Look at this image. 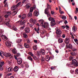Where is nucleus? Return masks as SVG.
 Masks as SVG:
<instances>
[{
  "instance_id": "5701e85b",
  "label": "nucleus",
  "mask_w": 78,
  "mask_h": 78,
  "mask_svg": "<svg viewBox=\"0 0 78 78\" xmlns=\"http://www.w3.org/2000/svg\"><path fill=\"white\" fill-rule=\"evenodd\" d=\"M59 12L60 14H64V12H63V11H62L61 9V7L60 6H59Z\"/></svg>"
},
{
  "instance_id": "6ab92c4d",
  "label": "nucleus",
  "mask_w": 78,
  "mask_h": 78,
  "mask_svg": "<svg viewBox=\"0 0 78 78\" xmlns=\"http://www.w3.org/2000/svg\"><path fill=\"white\" fill-rule=\"evenodd\" d=\"M13 70V68L12 67H9L8 68V71L9 72H10Z\"/></svg>"
},
{
  "instance_id": "e2e57ef3",
  "label": "nucleus",
  "mask_w": 78,
  "mask_h": 78,
  "mask_svg": "<svg viewBox=\"0 0 78 78\" xmlns=\"http://www.w3.org/2000/svg\"><path fill=\"white\" fill-rule=\"evenodd\" d=\"M39 27H38L37 29V33H38L39 34Z\"/></svg>"
},
{
  "instance_id": "c03bdc74",
  "label": "nucleus",
  "mask_w": 78,
  "mask_h": 78,
  "mask_svg": "<svg viewBox=\"0 0 78 78\" xmlns=\"http://www.w3.org/2000/svg\"><path fill=\"white\" fill-rule=\"evenodd\" d=\"M47 6L48 9H51V6H50V5L49 4H47Z\"/></svg>"
},
{
  "instance_id": "052dcab7",
  "label": "nucleus",
  "mask_w": 78,
  "mask_h": 78,
  "mask_svg": "<svg viewBox=\"0 0 78 78\" xmlns=\"http://www.w3.org/2000/svg\"><path fill=\"white\" fill-rule=\"evenodd\" d=\"M51 70H55V67L52 66V67H51Z\"/></svg>"
},
{
  "instance_id": "6e6552de",
  "label": "nucleus",
  "mask_w": 78,
  "mask_h": 78,
  "mask_svg": "<svg viewBox=\"0 0 78 78\" xmlns=\"http://www.w3.org/2000/svg\"><path fill=\"white\" fill-rule=\"evenodd\" d=\"M5 45L6 46H7V47H9V48L11 46V45L9 42L8 41H6L5 42Z\"/></svg>"
},
{
  "instance_id": "79ce46f5",
  "label": "nucleus",
  "mask_w": 78,
  "mask_h": 78,
  "mask_svg": "<svg viewBox=\"0 0 78 78\" xmlns=\"http://www.w3.org/2000/svg\"><path fill=\"white\" fill-rule=\"evenodd\" d=\"M3 40L5 41H8V39L7 38V37H6V36H5V38L3 39Z\"/></svg>"
},
{
  "instance_id": "8fccbe9b",
  "label": "nucleus",
  "mask_w": 78,
  "mask_h": 78,
  "mask_svg": "<svg viewBox=\"0 0 78 78\" xmlns=\"http://www.w3.org/2000/svg\"><path fill=\"white\" fill-rule=\"evenodd\" d=\"M26 22H27V20H24L21 23V25H23V24H24L25 23H26Z\"/></svg>"
},
{
  "instance_id": "7c9ffc66",
  "label": "nucleus",
  "mask_w": 78,
  "mask_h": 78,
  "mask_svg": "<svg viewBox=\"0 0 78 78\" xmlns=\"http://www.w3.org/2000/svg\"><path fill=\"white\" fill-rule=\"evenodd\" d=\"M24 46L25 48H28L29 47V45L27 44H24Z\"/></svg>"
},
{
  "instance_id": "6e6d98bb",
  "label": "nucleus",
  "mask_w": 78,
  "mask_h": 78,
  "mask_svg": "<svg viewBox=\"0 0 78 78\" xmlns=\"http://www.w3.org/2000/svg\"><path fill=\"white\" fill-rule=\"evenodd\" d=\"M24 28H25V27H22L20 28V30H23V29H24Z\"/></svg>"
},
{
  "instance_id": "09e8293b",
  "label": "nucleus",
  "mask_w": 78,
  "mask_h": 78,
  "mask_svg": "<svg viewBox=\"0 0 78 78\" xmlns=\"http://www.w3.org/2000/svg\"><path fill=\"white\" fill-rule=\"evenodd\" d=\"M20 4H21V2H20L16 6V7H17V6H19Z\"/></svg>"
},
{
  "instance_id": "4468645a",
  "label": "nucleus",
  "mask_w": 78,
  "mask_h": 78,
  "mask_svg": "<svg viewBox=\"0 0 78 78\" xmlns=\"http://www.w3.org/2000/svg\"><path fill=\"white\" fill-rule=\"evenodd\" d=\"M34 14L36 16H38V15H39V12L37 11H34Z\"/></svg>"
},
{
  "instance_id": "ea45409f",
  "label": "nucleus",
  "mask_w": 78,
  "mask_h": 78,
  "mask_svg": "<svg viewBox=\"0 0 78 78\" xmlns=\"http://www.w3.org/2000/svg\"><path fill=\"white\" fill-rule=\"evenodd\" d=\"M33 9H34L33 7L30 8V12L32 13V12L33 11Z\"/></svg>"
},
{
  "instance_id": "9d476101",
  "label": "nucleus",
  "mask_w": 78,
  "mask_h": 78,
  "mask_svg": "<svg viewBox=\"0 0 78 78\" xmlns=\"http://www.w3.org/2000/svg\"><path fill=\"white\" fill-rule=\"evenodd\" d=\"M76 30H77V28H76V27L75 26H73L72 28V30L73 32L75 33V32L76 31Z\"/></svg>"
},
{
  "instance_id": "aec40b11",
  "label": "nucleus",
  "mask_w": 78,
  "mask_h": 78,
  "mask_svg": "<svg viewBox=\"0 0 78 78\" xmlns=\"http://www.w3.org/2000/svg\"><path fill=\"white\" fill-rule=\"evenodd\" d=\"M5 13L7 14L8 16H11L12 14L11 12H5Z\"/></svg>"
},
{
  "instance_id": "cd10ccee",
  "label": "nucleus",
  "mask_w": 78,
  "mask_h": 78,
  "mask_svg": "<svg viewBox=\"0 0 78 78\" xmlns=\"http://www.w3.org/2000/svg\"><path fill=\"white\" fill-rule=\"evenodd\" d=\"M32 16V13L31 12H30L28 15V16L29 17H31Z\"/></svg>"
},
{
  "instance_id": "603ef678",
  "label": "nucleus",
  "mask_w": 78,
  "mask_h": 78,
  "mask_svg": "<svg viewBox=\"0 0 78 78\" xmlns=\"http://www.w3.org/2000/svg\"><path fill=\"white\" fill-rule=\"evenodd\" d=\"M34 59L35 60H37L38 59V58H37V57H36V56H35L34 57Z\"/></svg>"
},
{
  "instance_id": "680f3d73",
  "label": "nucleus",
  "mask_w": 78,
  "mask_h": 78,
  "mask_svg": "<svg viewBox=\"0 0 78 78\" xmlns=\"http://www.w3.org/2000/svg\"><path fill=\"white\" fill-rule=\"evenodd\" d=\"M76 12H75V13L76 14V13H77V12H78V8H76Z\"/></svg>"
},
{
  "instance_id": "338daca9",
  "label": "nucleus",
  "mask_w": 78,
  "mask_h": 78,
  "mask_svg": "<svg viewBox=\"0 0 78 78\" xmlns=\"http://www.w3.org/2000/svg\"><path fill=\"white\" fill-rule=\"evenodd\" d=\"M74 66H75V67H77L78 66V63H77V64L75 63V64H74Z\"/></svg>"
},
{
  "instance_id": "774afa93",
  "label": "nucleus",
  "mask_w": 78,
  "mask_h": 78,
  "mask_svg": "<svg viewBox=\"0 0 78 78\" xmlns=\"http://www.w3.org/2000/svg\"><path fill=\"white\" fill-rule=\"evenodd\" d=\"M74 41L75 42H78V39H74Z\"/></svg>"
},
{
  "instance_id": "4c0bfd02",
  "label": "nucleus",
  "mask_w": 78,
  "mask_h": 78,
  "mask_svg": "<svg viewBox=\"0 0 78 78\" xmlns=\"http://www.w3.org/2000/svg\"><path fill=\"white\" fill-rule=\"evenodd\" d=\"M71 55L72 56H74V55H76V53L75 52H72L70 53Z\"/></svg>"
},
{
  "instance_id": "5fc2aeb1",
  "label": "nucleus",
  "mask_w": 78,
  "mask_h": 78,
  "mask_svg": "<svg viewBox=\"0 0 78 78\" xmlns=\"http://www.w3.org/2000/svg\"><path fill=\"white\" fill-rule=\"evenodd\" d=\"M16 56L17 57H19L20 56V53L16 54Z\"/></svg>"
},
{
  "instance_id": "9b49d317",
  "label": "nucleus",
  "mask_w": 78,
  "mask_h": 78,
  "mask_svg": "<svg viewBox=\"0 0 78 78\" xmlns=\"http://www.w3.org/2000/svg\"><path fill=\"white\" fill-rule=\"evenodd\" d=\"M62 33V32L60 30L58 29L56 31V33L57 34H61Z\"/></svg>"
},
{
  "instance_id": "3c124183",
  "label": "nucleus",
  "mask_w": 78,
  "mask_h": 78,
  "mask_svg": "<svg viewBox=\"0 0 78 78\" xmlns=\"http://www.w3.org/2000/svg\"><path fill=\"white\" fill-rule=\"evenodd\" d=\"M4 4H5L4 5V6L5 7H7V6H8V3H6Z\"/></svg>"
},
{
  "instance_id": "4be33fe9",
  "label": "nucleus",
  "mask_w": 78,
  "mask_h": 78,
  "mask_svg": "<svg viewBox=\"0 0 78 78\" xmlns=\"http://www.w3.org/2000/svg\"><path fill=\"white\" fill-rule=\"evenodd\" d=\"M17 11H15L12 12V15L15 16L17 14Z\"/></svg>"
},
{
  "instance_id": "393cba45",
  "label": "nucleus",
  "mask_w": 78,
  "mask_h": 78,
  "mask_svg": "<svg viewBox=\"0 0 78 78\" xmlns=\"http://www.w3.org/2000/svg\"><path fill=\"white\" fill-rule=\"evenodd\" d=\"M49 12L48 11V9H45L44 10V13L45 14H48L49 13Z\"/></svg>"
},
{
  "instance_id": "69168bd1",
  "label": "nucleus",
  "mask_w": 78,
  "mask_h": 78,
  "mask_svg": "<svg viewBox=\"0 0 78 78\" xmlns=\"http://www.w3.org/2000/svg\"><path fill=\"white\" fill-rule=\"evenodd\" d=\"M75 72L77 74H78V69L76 70Z\"/></svg>"
},
{
  "instance_id": "58836bf2",
  "label": "nucleus",
  "mask_w": 78,
  "mask_h": 78,
  "mask_svg": "<svg viewBox=\"0 0 78 78\" xmlns=\"http://www.w3.org/2000/svg\"><path fill=\"white\" fill-rule=\"evenodd\" d=\"M72 45L71 44H69L68 47V48H70V49H72Z\"/></svg>"
},
{
  "instance_id": "20e7f679",
  "label": "nucleus",
  "mask_w": 78,
  "mask_h": 78,
  "mask_svg": "<svg viewBox=\"0 0 78 78\" xmlns=\"http://www.w3.org/2000/svg\"><path fill=\"white\" fill-rule=\"evenodd\" d=\"M6 24L7 25V26H8L9 27H12L11 25L9 23V22H10V20H9V19L7 18L6 19Z\"/></svg>"
},
{
  "instance_id": "473e14b6",
  "label": "nucleus",
  "mask_w": 78,
  "mask_h": 78,
  "mask_svg": "<svg viewBox=\"0 0 78 78\" xmlns=\"http://www.w3.org/2000/svg\"><path fill=\"white\" fill-rule=\"evenodd\" d=\"M26 17V15L23 14V15H22V17H21V19L22 20L24 19Z\"/></svg>"
},
{
  "instance_id": "37998d69",
  "label": "nucleus",
  "mask_w": 78,
  "mask_h": 78,
  "mask_svg": "<svg viewBox=\"0 0 78 78\" xmlns=\"http://www.w3.org/2000/svg\"><path fill=\"white\" fill-rule=\"evenodd\" d=\"M12 28L13 30H14L15 31H16V30H17V27H15V26H13Z\"/></svg>"
},
{
  "instance_id": "dca6fc26",
  "label": "nucleus",
  "mask_w": 78,
  "mask_h": 78,
  "mask_svg": "<svg viewBox=\"0 0 78 78\" xmlns=\"http://www.w3.org/2000/svg\"><path fill=\"white\" fill-rule=\"evenodd\" d=\"M65 41L66 44H68L69 43V42H70L69 39L68 38H66Z\"/></svg>"
},
{
  "instance_id": "a211bd4d",
  "label": "nucleus",
  "mask_w": 78,
  "mask_h": 78,
  "mask_svg": "<svg viewBox=\"0 0 78 78\" xmlns=\"http://www.w3.org/2000/svg\"><path fill=\"white\" fill-rule=\"evenodd\" d=\"M27 59H29V60H30V61H33V58L30 56L27 57Z\"/></svg>"
},
{
  "instance_id": "2eb2a0df",
  "label": "nucleus",
  "mask_w": 78,
  "mask_h": 78,
  "mask_svg": "<svg viewBox=\"0 0 78 78\" xmlns=\"http://www.w3.org/2000/svg\"><path fill=\"white\" fill-rule=\"evenodd\" d=\"M46 61H50V57L48 55H46L45 57Z\"/></svg>"
},
{
  "instance_id": "f257e3e1",
  "label": "nucleus",
  "mask_w": 78,
  "mask_h": 78,
  "mask_svg": "<svg viewBox=\"0 0 78 78\" xmlns=\"http://www.w3.org/2000/svg\"><path fill=\"white\" fill-rule=\"evenodd\" d=\"M41 26L43 27L44 28H49V24L47 22H44L43 20H40L39 21Z\"/></svg>"
},
{
  "instance_id": "c9c22d12",
  "label": "nucleus",
  "mask_w": 78,
  "mask_h": 78,
  "mask_svg": "<svg viewBox=\"0 0 78 78\" xmlns=\"http://www.w3.org/2000/svg\"><path fill=\"white\" fill-rule=\"evenodd\" d=\"M22 44H18L17 45V47H18V48H20V47H22Z\"/></svg>"
},
{
  "instance_id": "c756f323",
  "label": "nucleus",
  "mask_w": 78,
  "mask_h": 78,
  "mask_svg": "<svg viewBox=\"0 0 78 78\" xmlns=\"http://www.w3.org/2000/svg\"><path fill=\"white\" fill-rule=\"evenodd\" d=\"M26 7L27 9H28L30 7V3L27 4L26 5Z\"/></svg>"
},
{
  "instance_id": "a18cd8bd",
  "label": "nucleus",
  "mask_w": 78,
  "mask_h": 78,
  "mask_svg": "<svg viewBox=\"0 0 78 78\" xmlns=\"http://www.w3.org/2000/svg\"><path fill=\"white\" fill-rule=\"evenodd\" d=\"M28 54H29V55H30V56H31L33 57L34 56L33 54V53H32V52H28Z\"/></svg>"
},
{
  "instance_id": "f8f14e48",
  "label": "nucleus",
  "mask_w": 78,
  "mask_h": 78,
  "mask_svg": "<svg viewBox=\"0 0 78 78\" xmlns=\"http://www.w3.org/2000/svg\"><path fill=\"white\" fill-rule=\"evenodd\" d=\"M41 53L43 55H45V51L44 49H41Z\"/></svg>"
},
{
  "instance_id": "13d9d810",
  "label": "nucleus",
  "mask_w": 78,
  "mask_h": 78,
  "mask_svg": "<svg viewBox=\"0 0 78 78\" xmlns=\"http://www.w3.org/2000/svg\"><path fill=\"white\" fill-rule=\"evenodd\" d=\"M62 38H65V37H66V35L64 34H62Z\"/></svg>"
},
{
  "instance_id": "0eeeda50",
  "label": "nucleus",
  "mask_w": 78,
  "mask_h": 78,
  "mask_svg": "<svg viewBox=\"0 0 78 78\" xmlns=\"http://www.w3.org/2000/svg\"><path fill=\"white\" fill-rule=\"evenodd\" d=\"M25 31L26 33H30V28L28 27H26L25 29Z\"/></svg>"
},
{
  "instance_id": "c85d7f7f",
  "label": "nucleus",
  "mask_w": 78,
  "mask_h": 78,
  "mask_svg": "<svg viewBox=\"0 0 78 78\" xmlns=\"http://www.w3.org/2000/svg\"><path fill=\"white\" fill-rule=\"evenodd\" d=\"M12 52L13 54H16L17 53V50L16 49H13L12 50Z\"/></svg>"
},
{
  "instance_id": "f704fd0d",
  "label": "nucleus",
  "mask_w": 78,
  "mask_h": 78,
  "mask_svg": "<svg viewBox=\"0 0 78 78\" xmlns=\"http://www.w3.org/2000/svg\"><path fill=\"white\" fill-rule=\"evenodd\" d=\"M33 48L34 50H36V49H37V45H35L34 46Z\"/></svg>"
},
{
  "instance_id": "7ed1b4c3",
  "label": "nucleus",
  "mask_w": 78,
  "mask_h": 78,
  "mask_svg": "<svg viewBox=\"0 0 78 78\" xmlns=\"http://www.w3.org/2000/svg\"><path fill=\"white\" fill-rule=\"evenodd\" d=\"M77 62V61L76 59L73 60L72 61V63H71L70 64H69V66H70V67H73L74 66V64L76 63Z\"/></svg>"
},
{
  "instance_id": "72a5a7b5",
  "label": "nucleus",
  "mask_w": 78,
  "mask_h": 78,
  "mask_svg": "<svg viewBox=\"0 0 78 78\" xmlns=\"http://www.w3.org/2000/svg\"><path fill=\"white\" fill-rule=\"evenodd\" d=\"M4 32V30H0V36H1V34H2Z\"/></svg>"
},
{
  "instance_id": "ddd939ff",
  "label": "nucleus",
  "mask_w": 78,
  "mask_h": 78,
  "mask_svg": "<svg viewBox=\"0 0 78 78\" xmlns=\"http://www.w3.org/2000/svg\"><path fill=\"white\" fill-rule=\"evenodd\" d=\"M48 20L49 21H52V22H53L55 21V19L51 17H50L49 18H48Z\"/></svg>"
},
{
  "instance_id": "f03ea898",
  "label": "nucleus",
  "mask_w": 78,
  "mask_h": 78,
  "mask_svg": "<svg viewBox=\"0 0 78 78\" xmlns=\"http://www.w3.org/2000/svg\"><path fill=\"white\" fill-rule=\"evenodd\" d=\"M4 55L5 57H9V56H11V54H10L9 53H6L5 52L4 53L2 51H0V55L1 56H2V55Z\"/></svg>"
},
{
  "instance_id": "bb28decb",
  "label": "nucleus",
  "mask_w": 78,
  "mask_h": 78,
  "mask_svg": "<svg viewBox=\"0 0 78 78\" xmlns=\"http://www.w3.org/2000/svg\"><path fill=\"white\" fill-rule=\"evenodd\" d=\"M23 37H24V38H27L28 37V36L27 34L25 33H24L23 34Z\"/></svg>"
},
{
  "instance_id": "49530a36",
  "label": "nucleus",
  "mask_w": 78,
  "mask_h": 78,
  "mask_svg": "<svg viewBox=\"0 0 78 78\" xmlns=\"http://www.w3.org/2000/svg\"><path fill=\"white\" fill-rule=\"evenodd\" d=\"M3 18H2V16H0V22H2H2H3Z\"/></svg>"
},
{
  "instance_id": "423d86ee",
  "label": "nucleus",
  "mask_w": 78,
  "mask_h": 78,
  "mask_svg": "<svg viewBox=\"0 0 78 78\" xmlns=\"http://www.w3.org/2000/svg\"><path fill=\"white\" fill-rule=\"evenodd\" d=\"M4 62H0V70H3V68L2 66L4 65Z\"/></svg>"
},
{
  "instance_id": "bf43d9fd",
  "label": "nucleus",
  "mask_w": 78,
  "mask_h": 78,
  "mask_svg": "<svg viewBox=\"0 0 78 78\" xmlns=\"http://www.w3.org/2000/svg\"><path fill=\"white\" fill-rule=\"evenodd\" d=\"M55 51L57 53H59V50L58 49H56L55 50Z\"/></svg>"
},
{
  "instance_id": "1a4fd4ad",
  "label": "nucleus",
  "mask_w": 78,
  "mask_h": 78,
  "mask_svg": "<svg viewBox=\"0 0 78 78\" xmlns=\"http://www.w3.org/2000/svg\"><path fill=\"white\" fill-rule=\"evenodd\" d=\"M12 10H15V11H17V7L16 5H14L11 8Z\"/></svg>"
},
{
  "instance_id": "864d4df0",
  "label": "nucleus",
  "mask_w": 78,
  "mask_h": 78,
  "mask_svg": "<svg viewBox=\"0 0 78 78\" xmlns=\"http://www.w3.org/2000/svg\"><path fill=\"white\" fill-rule=\"evenodd\" d=\"M46 14L47 15V16L48 17H51V15H50V14L49 13H48Z\"/></svg>"
},
{
  "instance_id": "a19ab883",
  "label": "nucleus",
  "mask_w": 78,
  "mask_h": 78,
  "mask_svg": "<svg viewBox=\"0 0 78 78\" xmlns=\"http://www.w3.org/2000/svg\"><path fill=\"white\" fill-rule=\"evenodd\" d=\"M0 36L1 37H2L3 39H4L5 37H6V36H5V35H3V34H2L1 35V36Z\"/></svg>"
},
{
  "instance_id": "412c9836",
  "label": "nucleus",
  "mask_w": 78,
  "mask_h": 78,
  "mask_svg": "<svg viewBox=\"0 0 78 78\" xmlns=\"http://www.w3.org/2000/svg\"><path fill=\"white\" fill-rule=\"evenodd\" d=\"M58 41L59 43H62L63 42V39L60 38L58 39Z\"/></svg>"
},
{
  "instance_id": "a878e982",
  "label": "nucleus",
  "mask_w": 78,
  "mask_h": 78,
  "mask_svg": "<svg viewBox=\"0 0 78 78\" xmlns=\"http://www.w3.org/2000/svg\"><path fill=\"white\" fill-rule=\"evenodd\" d=\"M29 21L31 23H34V20H33V19L32 18L30 19Z\"/></svg>"
},
{
  "instance_id": "0e129e2a",
  "label": "nucleus",
  "mask_w": 78,
  "mask_h": 78,
  "mask_svg": "<svg viewBox=\"0 0 78 78\" xmlns=\"http://www.w3.org/2000/svg\"><path fill=\"white\" fill-rule=\"evenodd\" d=\"M62 19H63V20H65V19H66V17L64 16H63L62 17Z\"/></svg>"
},
{
  "instance_id": "e433bc0d",
  "label": "nucleus",
  "mask_w": 78,
  "mask_h": 78,
  "mask_svg": "<svg viewBox=\"0 0 78 78\" xmlns=\"http://www.w3.org/2000/svg\"><path fill=\"white\" fill-rule=\"evenodd\" d=\"M22 42V39H18V40H17L16 41V42L17 43H20V42Z\"/></svg>"
},
{
  "instance_id": "de8ad7c7",
  "label": "nucleus",
  "mask_w": 78,
  "mask_h": 78,
  "mask_svg": "<svg viewBox=\"0 0 78 78\" xmlns=\"http://www.w3.org/2000/svg\"><path fill=\"white\" fill-rule=\"evenodd\" d=\"M41 61H42V62L44 61H45V58L44 57H42L41 58Z\"/></svg>"
},
{
  "instance_id": "39448f33",
  "label": "nucleus",
  "mask_w": 78,
  "mask_h": 78,
  "mask_svg": "<svg viewBox=\"0 0 78 78\" xmlns=\"http://www.w3.org/2000/svg\"><path fill=\"white\" fill-rule=\"evenodd\" d=\"M22 59L21 58H18L17 60V62L18 64H21L22 63Z\"/></svg>"
},
{
  "instance_id": "4d7b16f0",
  "label": "nucleus",
  "mask_w": 78,
  "mask_h": 78,
  "mask_svg": "<svg viewBox=\"0 0 78 78\" xmlns=\"http://www.w3.org/2000/svg\"><path fill=\"white\" fill-rule=\"evenodd\" d=\"M51 14H52V15H54V14H55V12L52 11H51Z\"/></svg>"
},
{
  "instance_id": "f3484780",
  "label": "nucleus",
  "mask_w": 78,
  "mask_h": 78,
  "mask_svg": "<svg viewBox=\"0 0 78 78\" xmlns=\"http://www.w3.org/2000/svg\"><path fill=\"white\" fill-rule=\"evenodd\" d=\"M55 25V21H51V27H53Z\"/></svg>"
},
{
  "instance_id": "2f4dec72",
  "label": "nucleus",
  "mask_w": 78,
  "mask_h": 78,
  "mask_svg": "<svg viewBox=\"0 0 78 78\" xmlns=\"http://www.w3.org/2000/svg\"><path fill=\"white\" fill-rule=\"evenodd\" d=\"M41 52L40 51H38L37 52V56H38V57H39L40 56H41Z\"/></svg>"
},
{
  "instance_id": "b1692460",
  "label": "nucleus",
  "mask_w": 78,
  "mask_h": 78,
  "mask_svg": "<svg viewBox=\"0 0 78 78\" xmlns=\"http://www.w3.org/2000/svg\"><path fill=\"white\" fill-rule=\"evenodd\" d=\"M18 70H19V67H18L17 66L15 67L13 69L14 71H15V72H16V71H18Z\"/></svg>"
}]
</instances>
